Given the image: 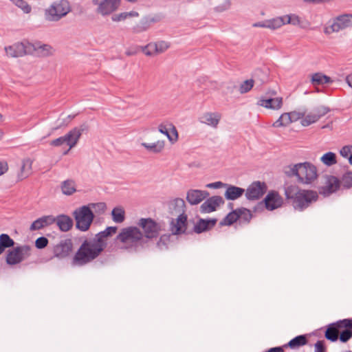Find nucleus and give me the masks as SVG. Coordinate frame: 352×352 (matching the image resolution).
Segmentation results:
<instances>
[{
    "instance_id": "obj_8",
    "label": "nucleus",
    "mask_w": 352,
    "mask_h": 352,
    "mask_svg": "<svg viewBox=\"0 0 352 352\" xmlns=\"http://www.w3.org/2000/svg\"><path fill=\"white\" fill-rule=\"evenodd\" d=\"M34 47L32 43L24 40L5 47V51L8 56L12 58L22 57L25 55L34 54Z\"/></svg>"
},
{
    "instance_id": "obj_63",
    "label": "nucleus",
    "mask_w": 352,
    "mask_h": 352,
    "mask_svg": "<svg viewBox=\"0 0 352 352\" xmlns=\"http://www.w3.org/2000/svg\"><path fill=\"white\" fill-rule=\"evenodd\" d=\"M274 127H280L284 126V124L283 122V120H281V117L280 116L279 118L273 124Z\"/></svg>"
},
{
    "instance_id": "obj_57",
    "label": "nucleus",
    "mask_w": 352,
    "mask_h": 352,
    "mask_svg": "<svg viewBox=\"0 0 352 352\" xmlns=\"http://www.w3.org/2000/svg\"><path fill=\"white\" fill-rule=\"evenodd\" d=\"M289 114L291 118L292 122L296 121L300 118L302 119V118L305 116L304 113H300V112H297V111H292V112L289 113Z\"/></svg>"
},
{
    "instance_id": "obj_7",
    "label": "nucleus",
    "mask_w": 352,
    "mask_h": 352,
    "mask_svg": "<svg viewBox=\"0 0 352 352\" xmlns=\"http://www.w3.org/2000/svg\"><path fill=\"white\" fill-rule=\"evenodd\" d=\"M72 214L76 221V229L82 232H86L89 229L95 217L89 206H82L76 208Z\"/></svg>"
},
{
    "instance_id": "obj_9",
    "label": "nucleus",
    "mask_w": 352,
    "mask_h": 352,
    "mask_svg": "<svg viewBox=\"0 0 352 352\" xmlns=\"http://www.w3.org/2000/svg\"><path fill=\"white\" fill-rule=\"evenodd\" d=\"M31 254V247L28 245H18L8 250L6 256V263L10 265L20 263Z\"/></svg>"
},
{
    "instance_id": "obj_58",
    "label": "nucleus",
    "mask_w": 352,
    "mask_h": 352,
    "mask_svg": "<svg viewBox=\"0 0 352 352\" xmlns=\"http://www.w3.org/2000/svg\"><path fill=\"white\" fill-rule=\"evenodd\" d=\"M226 186V184H224L221 182H216L208 184L206 185V187L209 188L217 189V188H221V187H223Z\"/></svg>"
},
{
    "instance_id": "obj_52",
    "label": "nucleus",
    "mask_w": 352,
    "mask_h": 352,
    "mask_svg": "<svg viewBox=\"0 0 352 352\" xmlns=\"http://www.w3.org/2000/svg\"><path fill=\"white\" fill-rule=\"evenodd\" d=\"M285 24L291 23L294 25L300 24V19L298 16L296 15H286L285 16Z\"/></svg>"
},
{
    "instance_id": "obj_31",
    "label": "nucleus",
    "mask_w": 352,
    "mask_h": 352,
    "mask_svg": "<svg viewBox=\"0 0 352 352\" xmlns=\"http://www.w3.org/2000/svg\"><path fill=\"white\" fill-rule=\"evenodd\" d=\"M308 342L306 335L297 336L292 338L288 343L285 344L283 347H289L292 349H297L300 346L306 345Z\"/></svg>"
},
{
    "instance_id": "obj_37",
    "label": "nucleus",
    "mask_w": 352,
    "mask_h": 352,
    "mask_svg": "<svg viewBox=\"0 0 352 352\" xmlns=\"http://www.w3.org/2000/svg\"><path fill=\"white\" fill-rule=\"evenodd\" d=\"M61 190L64 195H71L76 192V184L74 180L67 179L62 182Z\"/></svg>"
},
{
    "instance_id": "obj_25",
    "label": "nucleus",
    "mask_w": 352,
    "mask_h": 352,
    "mask_svg": "<svg viewBox=\"0 0 352 352\" xmlns=\"http://www.w3.org/2000/svg\"><path fill=\"white\" fill-rule=\"evenodd\" d=\"M224 197L227 200L234 201L241 197L245 192V189L241 187L226 184Z\"/></svg>"
},
{
    "instance_id": "obj_56",
    "label": "nucleus",
    "mask_w": 352,
    "mask_h": 352,
    "mask_svg": "<svg viewBox=\"0 0 352 352\" xmlns=\"http://www.w3.org/2000/svg\"><path fill=\"white\" fill-rule=\"evenodd\" d=\"M349 153H352V146H344L340 151V154L344 158H347Z\"/></svg>"
},
{
    "instance_id": "obj_55",
    "label": "nucleus",
    "mask_w": 352,
    "mask_h": 352,
    "mask_svg": "<svg viewBox=\"0 0 352 352\" xmlns=\"http://www.w3.org/2000/svg\"><path fill=\"white\" fill-rule=\"evenodd\" d=\"M66 139L65 138V135L59 137L55 140H53L50 142V144L53 146H60L63 145V144H66Z\"/></svg>"
},
{
    "instance_id": "obj_48",
    "label": "nucleus",
    "mask_w": 352,
    "mask_h": 352,
    "mask_svg": "<svg viewBox=\"0 0 352 352\" xmlns=\"http://www.w3.org/2000/svg\"><path fill=\"white\" fill-rule=\"evenodd\" d=\"M170 240V236L164 234L160 236L159 241L157 243V247L161 250H166L168 249V243Z\"/></svg>"
},
{
    "instance_id": "obj_51",
    "label": "nucleus",
    "mask_w": 352,
    "mask_h": 352,
    "mask_svg": "<svg viewBox=\"0 0 352 352\" xmlns=\"http://www.w3.org/2000/svg\"><path fill=\"white\" fill-rule=\"evenodd\" d=\"M48 244V239L45 236H40L35 241V247L37 249H43Z\"/></svg>"
},
{
    "instance_id": "obj_17",
    "label": "nucleus",
    "mask_w": 352,
    "mask_h": 352,
    "mask_svg": "<svg viewBox=\"0 0 352 352\" xmlns=\"http://www.w3.org/2000/svg\"><path fill=\"white\" fill-rule=\"evenodd\" d=\"M340 186V181L333 175L326 177L325 185L319 188V192L324 196H329L336 192Z\"/></svg>"
},
{
    "instance_id": "obj_10",
    "label": "nucleus",
    "mask_w": 352,
    "mask_h": 352,
    "mask_svg": "<svg viewBox=\"0 0 352 352\" xmlns=\"http://www.w3.org/2000/svg\"><path fill=\"white\" fill-rule=\"evenodd\" d=\"M122 0H92V3L97 6L96 12L102 16L113 14L121 6Z\"/></svg>"
},
{
    "instance_id": "obj_4",
    "label": "nucleus",
    "mask_w": 352,
    "mask_h": 352,
    "mask_svg": "<svg viewBox=\"0 0 352 352\" xmlns=\"http://www.w3.org/2000/svg\"><path fill=\"white\" fill-rule=\"evenodd\" d=\"M283 173L288 177H296L298 182L303 184H311L318 177L316 166L308 162L285 166Z\"/></svg>"
},
{
    "instance_id": "obj_22",
    "label": "nucleus",
    "mask_w": 352,
    "mask_h": 352,
    "mask_svg": "<svg viewBox=\"0 0 352 352\" xmlns=\"http://www.w3.org/2000/svg\"><path fill=\"white\" fill-rule=\"evenodd\" d=\"M257 104L267 109L277 110L280 109L283 104V99L280 97L266 98L261 97L257 102Z\"/></svg>"
},
{
    "instance_id": "obj_19",
    "label": "nucleus",
    "mask_w": 352,
    "mask_h": 352,
    "mask_svg": "<svg viewBox=\"0 0 352 352\" xmlns=\"http://www.w3.org/2000/svg\"><path fill=\"white\" fill-rule=\"evenodd\" d=\"M350 27H352V20H351L349 14H344L338 16L331 25V30L334 32H338L340 30Z\"/></svg>"
},
{
    "instance_id": "obj_23",
    "label": "nucleus",
    "mask_w": 352,
    "mask_h": 352,
    "mask_svg": "<svg viewBox=\"0 0 352 352\" xmlns=\"http://www.w3.org/2000/svg\"><path fill=\"white\" fill-rule=\"evenodd\" d=\"M217 219H199L195 225L193 230L197 234H201L212 228L217 223Z\"/></svg>"
},
{
    "instance_id": "obj_28",
    "label": "nucleus",
    "mask_w": 352,
    "mask_h": 352,
    "mask_svg": "<svg viewBox=\"0 0 352 352\" xmlns=\"http://www.w3.org/2000/svg\"><path fill=\"white\" fill-rule=\"evenodd\" d=\"M117 229L118 228L116 226H109L103 231H100L97 233L94 237L106 248L107 245L106 240L107 238L115 234L117 231Z\"/></svg>"
},
{
    "instance_id": "obj_38",
    "label": "nucleus",
    "mask_w": 352,
    "mask_h": 352,
    "mask_svg": "<svg viewBox=\"0 0 352 352\" xmlns=\"http://www.w3.org/2000/svg\"><path fill=\"white\" fill-rule=\"evenodd\" d=\"M139 13L136 11L124 12L119 14H112L111 20L114 22L124 21L129 17H138Z\"/></svg>"
},
{
    "instance_id": "obj_24",
    "label": "nucleus",
    "mask_w": 352,
    "mask_h": 352,
    "mask_svg": "<svg viewBox=\"0 0 352 352\" xmlns=\"http://www.w3.org/2000/svg\"><path fill=\"white\" fill-rule=\"evenodd\" d=\"M55 217L53 215L43 216L33 221L30 226V230L31 231H34L42 229L46 226L53 224L55 223Z\"/></svg>"
},
{
    "instance_id": "obj_40",
    "label": "nucleus",
    "mask_w": 352,
    "mask_h": 352,
    "mask_svg": "<svg viewBox=\"0 0 352 352\" xmlns=\"http://www.w3.org/2000/svg\"><path fill=\"white\" fill-rule=\"evenodd\" d=\"M320 161L326 166H331L337 163V157L336 153L329 151L324 153L321 157Z\"/></svg>"
},
{
    "instance_id": "obj_20",
    "label": "nucleus",
    "mask_w": 352,
    "mask_h": 352,
    "mask_svg": "<svg viewBox=\"0 0 352 352\" xmlns=\"http://www.w3.org/2000/svg\"><path fill=\"white\" fill-rule=\"evenodd\" d=\"M208 196L206 190L190 189L187 192L186 200L190 205H197Z\"/></svg>"
},
{
    "instance_id": "obj_29",
    "label": "nucleus",
    "mask_w": 352,
    "mask_h": 352,
    "mask_svg": "<svg viewBox=\"0 0 352 352\" xmlns=\"http://www.w3.org/2000/svg\"><path fill=\"white\" fill-rule=\"evenodd\" d=\"M344 320H348V322L343 323V325L345 324V327L340 331L338 339L340 342L345 343L352 337V329H351L352 320L347 318L344 319Z\"/></svg>"
},
{
    "instance_id": "obj_1",
    "label": "nucleus",
    "mask_w": 352,
    "mask_h": 352,
    "mask_svg": "<svg viewBox=\"0 0 352 352\" xmlns=\"http://www.w3.org/2000/svg\"><path fill=\"white\" fill-rule=\"evenodd\" d=\"M105 248L95 238H85L72 258L75 265H85L98 258Z\"/></svg>"
},
{
    "instance_id": "obj_11",
    "label": "nucleus",
    "mask_w": 352,
    "mask_h": 352,
    "mask_svg": "<svg viewBox=\"0 0 352 352\" xmlns=\"http://www.w3.org/2000/svg\"><path fill=\"white\" fill-rule=\"evenodd\" d=\"M138 225L143 230V236L147 241L157 238L161 230L160 226L151 218H141Z\"/></svg>"
},
{
    "instance_id": "obj_45",
    "label": "nucleus",
    "mask_w": 352,
    "mask_h": 352,
    "mask_svg": "<svg viewBox=\"0 0 352 352\" xmlns=\"http://www.w3.org/2000/svg\"><path fill=\"white\" fill-rule=\"evenodd\" d=\"M344 188L349 189L352 187V171H348L344 174L341 179Z\"/></svg>"
},
{
    "instance_id": "obj_59",
    "label": "nucleus",
    "mask_w": 352,
    "mask_h": 352,
    "mask_svg": "<svg viewBox=\"0 0 352 352\" xmlns=\"http://www.w3.org/2000/svg\"><path fill=\"white\" fill-rule=\"evenodd\" d=\"M280 117L284 124V126H287L292 122V120L289 113H284L280 116Z\"/></svg>"
},
{
    "instance_id": "obj_54",
    "label": "nucleus",
    "mask_w": 352,
    "mask_h": 352,
    "mask_svg": "<svg viewBox=\"0 0 352 352\" xmlns=\"http://www.w3.org/2000/svg\"><path fill=\"white\" fill-rule=\"evenodd\" d=\"M314 352H327L324 340H318L314 344Z\"/></svg>"
},
{
    "instance_id": "obj_13",
    "label": "nucleus",
    "mask_w": 352,
    "mask_h": 352,
    "mask_svg": "<svg viewBox=\"0 0 352 352\" xmlns=\"http://www.w3.org/2000/svg\"><path fill=\"white\" fill-rule=\"evenodd\" d=\"M267 185L263 182L255 181L245 190V195L248 201H255L261 198L266 192Z\"/></svg>"
},
{
    "instance_id": "obj_18",
    "label": "nucleus",
    "mask_w": 352,
    "mask_h": 352,
    "mask_svg": "<svg viewBox=\"0 0 352 352\" xmlns=\"http://www.w3.org/2000/svg\"><path fill=\"white\" fill-rule=\"evenodd\" d=\"M225 203L221 196H212L207 199L200 206L201 213H210L217 210V208Z\"/></svg>"
},
{
    "instance_id": "obj_26",
    "label": "nucleus",
    "mask_w": 352,
    "mask_h": 352,
    "mask_svg": "<svg viewBox=\"0 0 352 352\" xmlns=\"http://www.w3.org/2000/svg\"><path fill=\"white\" fill-rule=\"evenodd\" d=\"M55 222L62 232H67L73 227V219L67 214H59L55 217Z\"/></svg>"
},
{
    "instance_id": "obj_33",
    "label": "nucleus",
    "mask_w": 352,
    "mask_h": 352,
    "mask_svg": "<svg viewBox=\"0 0 352 352\" xmlns=\"http://www.w3.org/2000/svg\"><path fill=\"white\" fill-rule=\"evenodd\" d=\"M32 165V161L30 159L27 158L23 160L21 166V172L18 175L19 179L23 180L29 176L31 173Z\"/></svg>"
},
{
    "instance_id": "obj_43",
    "label": "nucleus",
    "mask_w": 352,
    "mask_h": 352,
    "mask_svg": "<svg viewBox=\"0 0 352 352\" xmlns=\"http://www.w3.org/2000/svg\"><path fill=\"white\" fill-rule=\"evenodd\" d=\"M0 243L6 249L13 248L15 243L8 234H0Z\"/></svg>"
},
{
    "instance_id": "obj_47",
    "label": "nucleus",
    "mask_w": 352,
    "mask_h": 352,
    "mask_svg": "<svg viewBox=\"0 0 352 352\" xmlns=\"http://www.w3.org/2000/svg\"><path fill=\"white\" fill-rule=\"evenodd\" d=\"M318 120L314 113L307 114L305 118H302L301 124L304 126H308L310 124L315 123Z\"/></svg>"
},
{
    "instance_id": "obj_46",
    "label": "nucleus",
    "mask_w": 352,
    "mask_h": 352,
    "mask_svg": "<svg viewBox=\"0 0 352 352\" xmlns=\"http://www.w3.org/2000/svg\"><path fill=\"white\" fill-rule=\"evenodd\" d=\"M254 81L252 79H248L243 81L239 87V92L245 94L250 91L254 86Z\"/></svg>"
},
{
    "instance_id": "obj_32",
    "label": "nucleus",
    "mask_w": 352,
    "mask_h": 352,
    "mask_svg": "<svg viewBox=\"0 0 352 352\" xmlns=\"http://www.w3.org/2000/svg\"><path fill=\"white\" fill-rule=\"evenodd\" d=\"M34 50L32 55L40 56H47L51 54L52 47L47 44H41V43H32Z\"/></svg>"
},
{
    "instance_id": "obj_61",
    "label": "nucleus",
    "mask_w": 352,
    "mask_h": 352,
    "mask_svg": "<svg viewBox=\"0 0 352 352\" xmlns=\"http://www.w3.org/2000/svg\"><path fill=\"white\" fill-rule=\"evenodd\" d=\"M330 0H304V2L305 3H311L314 4H318V3H322L325 2H328Z\"/></svg>"
},
{
    "instance_id": "obj_42",
    "label": "nucleus",
    "mask_w": 352,
    "mask_h": 352,
    "mask_svg": "<svg viewBox=\"0 0 352 352\" xmlns=\"http://www.w3.org/2000/svg\"><path fill=\"white\" fill-rule=\"evenodd\" d=\"M285 24V16L267 20L268 28L276 30Z\"/></svg>"
},
{
    "instance_id": "obj_15",
    "label": "nucleus",
    "mask_w": 352,
    "mask_h": 352,
    "mask_svg": "<svg viewBox=\"0 0 352 352\" xmlns=\"http://www.w3.org/2000/svg\"><path fill=\"white\" fill-rule=\"evenodd\" d=\"M348 322V320H340L335 322H332L327 326V329L324 332V337L327 340L331 342H336L338 340L340 332L345 324L343 323Z\"/></svg>"
},
{
    "instance_id": "obj_5",
    "label": "nucleus",
    "mask_w": 352,
    "mask_h": 352,
    "mask_svg": "<svg viewBox=\"0 0 352 352\" xmlns=\"http://www.w3.org/2000/svg\"><path fill=\"white\" fill-rule=\"evenodd\" d=\"M169 212L172 215H177L176 219H172L170 230L173 234L177 235L186 232L187 228V215L186 204L183 199L175 198L168 202Z\"/></svg>"
},
{
    "instance_id": "obj_50",
    "label": "nucleus",
    "mask_w": 352,
    "mask_h": 352,
    "mask_svg": "<svg viewBox=\"0 0 352 352\" xmlns=\"http://www.w3.org/2000/svg\"><path fill=\"white\" fill-rule=\"evenodd\" d=\"M330 111V109L326 106H320L314 109V114L317 117V119L319 120L321 117L326 115L327 113Z\"/></svg>"
},
{
    "instance_id": "obj_53",
    "label": "nucleus",
    "mask_w": 352,
    "mask_h": 352,
    "mask_svg": "<svg viewBox=\"0 0 352 352\" xmlns=\"http://www.w3.org/2000/svg\"><path fill=\"white\" fill-rule=\"evenodd\" d=\"M169 47L168 44L163 41H159L154 45V50L157 52H163Z\"/></svg>"
},
{
    "instance_id": "obj_39",
    "label": "nucleus",
    "mask_w": 352,
    "mask_h": 352,
    "mask_svg": "<svg viewBox=\"0 0 352 352\" xmlns=\"http://www.w3.org/2000/svg\"><path fill=\"white\" fill-rule=\"evenodd\" d=\"M113 221L117 223H122L125 219V212L121 207H116L111 211Z\"/></svg>"
},
{
    "instance_id": "obj_2",
    "label": "nucleus",
    "mask_w": 352,
    "mask_h": 352,
    "mask_svg": "<svg viewBox=\"0 0 352 352\" xmlns=\"http://www.w3.org/2000/svg\"><path fill=\"white\" fill-rule=\"evenodd\" d=\"M116 239L124 243V246L121 249L126 250L130 253L141 251L147 244V240L144 239L142 232L135 226L122 228Z\"/></svg>"
},
{
    "instance_id": "obj_27",
    "label": "nucleus",
    "mask_w": 352,
    "mask_h": 352,
    "mask_svg": "<svg viewBox=\"0 0 352 352\" xmlns=\"http://www.w3.org/2000/svg\"><path fill=\"white\" fill-rule=\"evenodd\" d=\"M159 131L166 135L169 141L173 143L176 142L178 138L177 129L172 124L167 125L163 124H160L159 126Z\"/></svg>"
},
{
    "instance_id": "obj_14",
    "label": "nucleus",
    "mask_w": 352,
    "mask_h": 352,
    "mask_svg": "<svg viewBox=\"0 0 352 352\" xmlns=\"http://www.w3.org/2000/svg\"><path fill=\"white\" fill-rule=\"evenodd\" d=\"M87 130L88 125L86 123H83L78 126L74 127L65 135V138L67 140L66 144L69 146V148L76 145L82 133Z\"/></svg>"
},
{
    "instance_id": "obj_21",
    "label": "nucleus",
    "mask_w": 352,
    "mask_h": 352,
    "mask_svg": "<svg viewBox=\"0 0 352 352\" xmlns=\"http://www.w3.org/2000/svg\"><path fill=\"white\" fill-rule=\"evenodd\" d=\"M160 20L157 16H146L141 19L140 22L133 27V33H141L147 30L152 23H156Z\"/></svg>"
},
{
    "instance_id": "obj_36",
    "label": "nucleus",
    "mask_w": 352,
    "mask_h": 352,
    "mask_svg": "<svg viewBox=\"0 0 352 352\" xmlns=\"http://www.w3.org/2000/svg\"><path fill=\"white\" fill-rule=\"evenodd\" d=\"M238 214H239V221L241 223L248 224L252 218V214L251 211L246 208H237Z\"/></svg>"
},
{
    "instance_id": "obj_64",
    "label": "nucleus",
    "mask_w": 352,
    "mask_h": 352,
    "mask_svg": "<svg viewBox=\"0 0 352 352\" xmlns=\"http://www.w3.org/2000/svg\"><path fill=\"white\" fill-rule=\"evenodd\" d=\"M346 82L348 84V85L352 88V74H349L346 77Z\"/></svg>"
},
{
    "instance_id": "obj_49",
    "label": "nucleus",
    "mask_w": 352,
    "mask_h": 352,
    "mask_svg": "<svg viewBox=\"0 0 352 352\" xmlns=\"http://www.w3.org/2000/svg\"><path fill=\"white\" fill-rule=\"evenodd\" d=\"M88 206H89L90 208H93L95 210V212L99 214L104 212L107 206L106 204L104 202H98L95 204H90Z\"/></svg>"
},
{
    "instance_id": "obj_12",
    "label": "nucleus",
    "mask_w": 352,
    "mask_h": 352,
    "mask_svg": "<svg viewBox=\"0 0 352 352\" xmlns=\"http://www.w3.org/2000/svg\"><path fill=\"white\" fill-rule=\"evenodd\" d=\"M283 198L280 196L278 192L274 190L270 191L264 199L258 203V204L254 208V211L256 212L259 208H263V206L268 210L272 211L283 204Z\"/></svg>"
},
{
    "instance_id": "obj_41",
    "label": "nucleus",
    "mask_w": 352,
    "mask_h": 352,
    "mask_svg": "<svg viewBox=\"0 0 352 352\" xmlns=\"http://www.w3.org/2000/svg\"><path fill=\"white\" fill-rule=\"evenodd\" d=\"M142 146L146 148L148 151H151L155 153H160L164 147V141H157L154 143H142Z\"/></svg>"
},
{
    "instance_id": "obj_44",
    "label": "nucleus",
    "mask_w": 352,
    "mask_h": 352,
    "mask_svg": "<svg viewBox=\"0 0 352 352\" xmlns=\"http://www.w3.org/2000/svg\"><path fill=\"white\" fill-rule=\"evenodd\" d=\"M10 1H12L16 6L21 9L23 12L25 14H29L32 10L31 6L25 0Z\"/></svg>"
},
{
    "instance_id": "obj_6",
    "label": "nucleus",
    "mask_w": 352,
    "mask_h": 352,
    "mask_svg": "<svg viewBox=\"0 0 352 352\" xmlns=\"http://www.w3.org/2000/svg\"><path fill=\"white\" fill-rule=\"evenodd\" d=\"M70 11V3L67 0L56 1L45 10V19L48 21H58Z\"/></svg>"
},
{
    "instance_id": "obj_30",
    "label": "nucleus",
    "mask_w": 352,
    "mask_h": 352,
    "mask_svg": "<svg viewBox=\"0 0 352 352\" xmlns=\"http://www.w3.org/2000/svg\"><path fill=\"white\" fill-rule=\"evenodd\" d=\"M220 118V115L217 113H206L200 118V121L202 123L217 127Z\"/></svg>"
},
{
    "instance_id": "obj_34",
    "label": "nucleus",
    "mask_w": 352,
    "mask_h": 352,
    "mask_svg": "<svg viewBox=\"0 0 352 352\" xmlns=\"http://www.w3.org/2000/svg\"><path fill=\"white\" fill-rule=\"evenodd\" d=\"M311 80L314 85L328 84L332 82L330 77L320 72L314 74Z\"/></svg>"
},
{
    "instance_id": "obj_62",
    "label": "nucleus",
    "mask_w": 352,
    "mask_h": 352,
    "mask_svg": "<svg viewBox=\"0 0 352 352\" xmlns=\"http://www.w3.org/2000/svg\"><path fill=\"white\" fill-rule=\"evenodd\" d=\"M254 27H260V28H268L267 21H262V22H258L256 23H254Z\"/></svg>"
},
{
    "instance_id": "obj_35",
    "label": "nucleus",
    "mask_w": 352,
    "mask_h": 352,
    "mask_svg": "<svg viewBox=\"0 0 352 352\" xmlns=\"http://www.w3.org/2000/svg\"><path fill=\"white\" fill-rule=\"evenodd\" d=\"M239 218V214H238L237 208L233 210L232 212H230L222 221H220L219 225L221 226H231L234 223H235Z\"/></svg>"
},
{
    "instance_id": "obj_60",
    "label": "nucleus",
    "mask_w": 352,
    "mask_h": 352,
    "mask_svg": "<svg viewBox=\"0 0 352 352\" xmlns=\"http://www.w3.org/2000/svg\"><path fill=\"white\" fill-rule=\"evenodd\" d=\"M153 47L152 44H148V45L143 47L142 51L146 56H151L153 52L148 50L149 47Z\"/></svg>"
},
{
    "instance_id": "obj_3",
    "label": "nucleus",
    "mask_w": 352,
    "mask_h": 352,
    "mask_svg": "<svg viewBox=\"0 0 352 352\" xmlns=\"http://www.w3.org/2000/svg\"><path fill=\"white\" fill-rule=\"evenodd\" d=\"M287 199L292 200L294 209L302 211L313 201H317L318 193L311 190H300L297 186L291 185L285 188Z\"/></svg>"
},
{
    "instance_id": "obj_16",
    "label": "nucleus",
    "mask_w": 352,
    "mask_h": 352,
    "mask_svg": "<svg viewBox=\"0 0 352 352\" xmlns=\"http://www.w3.org/2000/svg\"><path fill=\"white\" fill-rule=\"evenodd\" d=\"M73 243L71 239L61 240L58 244L54 245L53 252L55 257L64 258L69 256L72 251Z\"/></svg>"
}]
</instances>
